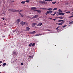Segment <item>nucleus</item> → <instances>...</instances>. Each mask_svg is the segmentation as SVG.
I'll list each match as a JSON object with an SVG mask.
<instances>
[{
  "instance_id": "nucleus-1",
  "label": "nucleus",
  "mask_w": 73,
  "mask_h": 73,
  "mask_svg": "<svg viewBox=\"0 0 73 73\" xmlns=\"http://www.w3.org/2000/svg\"><path fill=\"white\" fill-rule=\"evenodd\" d=\"M40 9H42L43 10H48V11H52L53 9L52 8H49L48 9H47L46 8H40Z\"/></svg>"
},
{
  "instance_id": "nucleus-2",
  "label": "nucleus",
  "mask_w": 73,
  "mask_h": 73,
  "mask_svg": "<svg viewBox=\"0 0 73 73\" xmlns=\"http://www.w3.org/2000/svg\"><path fill=\"white\" fill-rule=\"evenodd\" d=\"M37 23H33L31 24V25L33 27H35L36 25H37Z\"/></svg>"
},
{
  "instance_id": "nucleus-3",
  "label": "nucleus",
  "mask_w": 73,
  "mask_h": 73,
  "mask_svg": "<svg viewBox=\"0 0 73 73\" xmlns=\"http://www.w3.org/2000/svg\"><path fill=\"white\" fill-rule=\"evenodd\" d=\"M20 22V19H18L16 20V21L15 23L16 24H18Z\"/></svg>"
},
{
  "instance_id": "nucleus-4",
  "label": "nucleus",
  "mask_w": 73,
  "mask_h": 73,
  "mask_svg": "<svg viewBox=\"0 0 73 73\" xmlns=\"http://www.w3.org/2000/svg\"><path fill=\"white\" fill-rule=\"evenodd\" d=\"M57 13H58L57 15H62V16H63V15H65V13H58L57 12Z\"/></svg>"
},
{
  "instance_id": "nucleus-5",
  "label": "nucleus",
  "mask_w": 73,
  "mask_h": 73,
  "mask_svg": "<svg viewBox=\"0 0 73 73\" xmlns=\"http://www.w3.org/2000/svg\"><path fill=\"white\" fill-rule=\"evenodd\" d=\"M31 9H33V10L34 11H37V10H35V9H37L36 7H32L31 8Z\"/></svg>"
},
{
  "instance_id": "nucleus-6",
  "label": "nucleus",
  "mask_w": 73,
  "mask_h": 73,
  "mask_svg": "<svg viewBox=\"0 0 73 73\" xmlns=\"http://www.w3.org/2000/svg\"><path fill=\"white\" fill-rule=\"evenodd\" d=\"M30 29V28L29 27H26V31H29Z\"/></svg>"
},
{
  "instance_id": "nucleus-7",
  "label": "nucleus",
  "mask_w": 73,
  "mask_h": 73,
  "mask_svg": "<svg viewBox=\"0 0 73 73\" xmlns=\"http://www.w3.org/2000/svg\"><path fill=\"white\" fill-rule=\"evenodd\" d=\"M41 3H44V4H47V2H45V1H41Z\"/></svg>"
},
{
  "instance_id": "nucleus-8",
  "label": "nucleus",
  "mask_w": 73,
  "mask_h": 73,
  "mask_svg": "<svg viewBox=\"0 0 73 73\" xmlns=\"http://www.w3.org/2000/svg\"><path fill=\"white\" fill-rule=\"evenodd\" d=\"M13 55H14V56H15V55L17 54L16 52L15 51H14L13 52Z\"/></svg>"
},
{
  "instance_id": "nucleus-9",
  "label": "nucleus",
  "mask_w": 73,
  "mask_h": 73,
  "mask_svg": "<svg viewBox=\"0 0 73 73\" xmlns=\"http://www.w3.org/2000/svg\"><path fill=\"white\" fill-rule=\"evenodd\" d=\"M42 25V23H40L38 24L37 26H41V25Z\"/></svg>"
},
{
  "instance_id": "nucleus-10",
  "label": "nucleus",
  "mask_w": 73,
  "mask_h": 73,
  "mask_svg": "<svg viewBox=\"0 0 73 73\" xmlns=\"http://www.w3.org/2000/svg\"><path fill=\"white\" fill-rule=\"evenodd\" d=\"M30 34H35V33H36V31H34L33 32H31L30 33Z\"/></svg>"
},
{
  "instance_id": "nucleus-11",
  "label": "nucleus",
  "mask_w": 73,
  "mask_h": 73,
  "mask_svg": "<svg viewBox=\"0 0 73 73\" xmlns=\"http://www.w3.org/2000/svg\"><path fill=\"white\" fill-rule=\"evenodd\" d=\"M29 57H30V58H29L28 59H29V58H30L31 59V58H33V56H29Z\"/></svg>"
},
{
  "instance_id": "nucleus-12",
  "label": "nucleus",
  "mask_w": 73,
  "mask_h": 73,
  "mask_svg": "<svg viewBox=\"0 0 73 73\" xmlns=\"http://www.w3.org/2000/svg\"><path fill=\"white\" fill-rule=\"evenodd\" d=\"M21 4H25V1H23L21 2Z\"/></svg>"
},
{
  "instance_id": "nucleus-13",
  "label": "nucleus",
  "mask_w": 73,
  "mask_h": 73,
  "mask_svg": "<svg viewBox=\"0 0 73 73\" xmlns=\"http://www.w3.org/2000/svg\"><path fill=\"white\" fill-rule=\"evenodd\" d=\"M38 17V15H35L34 16V18H36L37 17Z\"/></svg>"
},
{
  "instance_id": "nucleus-14",
  "label": "nucleus",
  "mask_w": 73,
  "mask_h": 73,
  "mask_svg": "<svg viewBox=\"0 0 73 73\" xmlns=\"http://www.w3.org/2000/svg\"><path fill=\"white\" fill-rule=\"evenodd\" d=\"M56 12H55L54 14H51V15H52V16H54V15H56Z\"/></svg>"
},
{
  "instance_id": "nucleus-15",
  "label": "nucleus",
  "mask_w": 73,
  "mask_h": 73,
  "mask_svg": "<svg viewBox=\"0 0 73 73\" xmlns=\"http://www.w3.org/2000/svg\"><path fill=\"white\" fill-rule=\"evenodd\" d=\"M37 12H38V13H41V11H40V10H37Z\"/></svg>"
},
{
  "instance_id": "nucleus-16",
  "label": "nucleus",
  "mask_w": 73,
  "mask_h": 73,
  "mask_svg": "<svg viewBox=\"0 0 73 73\" xmlns=\"http://www.w3.org/2000/svg\"><path fill=\"white\" fill-rule=\"evenodd\" d=\"M19 12V10H15V13L16 12Z\"/></svg>"
},
{
  "instance_id": "nucleus-17",
  "label": "nucleus",
  "mask_w": 73,
  "mask_h": 73,
  "mask_svg": "<svg viewBox=\"0 0 73 73\" xmlns=\"http://www.w3.org/2000/svg\"><path fill=\"white\" fill-rule=\"evenodd\" d=\"M59 12V13H60L61 12H62V11L61 10V9H59L58 10Z\"/></svg>"
},
{
  "instance_id": "nucleus-18",
  "label": "nucleus",
  "mask_w": 73,
  "mask_h": 73,
  "mask_svg": "<svg viewBox=\"0 0 73 73\" xmlns=\"http://www.w3.org/2000/svg\"><path fill=\"white\" fill-rule=\"evenodd\" d=\"M9 11H11V12H12V11H13V9H8Z\"/></svg>"
},
{
  "instance_id": "nucleus-19",
  "label": "nucleus",
  "mask_w": 73,
  "mask_h": 73,
  "mask_svg": "<svg viewBox=\"0 0 73 73\" xmlns=\"http://www.w3.org/2000/svg\"><path fill=\"white\" fill-rule=\"evenodd\" d=\"M72 24H73V21H71L69 23V24L70 25Z\"/></svg>"
},
{
  "instance_id": "nucleus-20",
  "label": "nucleus",
  "mask_w": 73,
  "mask_h": 73,
  "mask_svg": "<svg viewBox=\"0 0 73 73\" xmlns=\"http://www.w3.org/2000/svg\"><path fill=\"white\" fill-rule=\"evenodd\" d=\"M21 25L22 26L23 25H25V22H24L23 23H22L21 24Z\"/></svg>"
},
{
  "instance_id": "nucleus-21",
  "label": "nucleus",
  "mask_w": 73,
  "mask_h": 73,
  "mask_svg": "<svg viewBox=\"0 0 73 73\" xmlns=\"http://www.w3.org/2000/svg\"><path fill=\"white\" fill-rule=\"evenodd\" d=\"M25 2L26 3H29V0H27Z\"/></svg>"
},
{
  "instance_id": "nucleus-22",
  "label": "nucleus",
  "mask_w": 73,
  "mask_h": 73,
  "mask_svg": "<svg viewBox=\"0 0 73 73\" xmlns=\"http://www.w3.org/2000/svg\"><path fill=\"white\" fill-rule=\"evenodd\" d=\"M57 8H54L52 11H55V10H57Z\"/></svg>"
},
{
  "instance_id": "nucleus-23",
  "label": "nucleus",
  "mask_w": 73,
  "mask_h": 73,
  "mask_svg": "<svg viewBox=\"0 0 73 73\" xmlns=\"http://www.w3.org/2000/svg\"><path fill=\"white\" fill-rule=\"evenodd\" d=\"M35 43H33V44H32V46H35Z\"/></svg>"
},
{
  "instance_id": "nucleus-24",
  "label": "nucleus",
  "mask_w": 73,
  "mask_h": 73,
  "mask_svg": "<svg viewBox=\"0 0 73 73\" xmlns=\"http://www.w3.org/2000/svg\"><path fill=\"white\" fill-rule=\"evenodd\" d=\"M58 25H62V23H56Z\"/></svg>"
},
{
  "instance_id": "nucleus-25",
  "label": "nucleus",
  "mask_w": 73,
  "mask_h": 73,
  "mask_svg": "<svg viewBox=\"0 0 73 73\" xmlns=\"http://www.w3.org/2000/svg\"><path fill=\"white\" fill-rule=\"evenodd\" d=\"M59 27H57V28H56V30H57V31H59V30L58 29V28H59Z\"/></svg>"
},
{
  "instance_id": "nucleus-26",
  "label": "nucleus",
  "mask_w": 73,
  "mask_h": 73,
  "mask_svg": "<svg viewBox=\"0 0 73 73\" xmlns=\"http://www.w3.org/2000/svg\"><path fill=\"white\" fill-rule=\"evenodd\" d=\"M32 43H31L29 45V46L31 47V45H32Z\"/></svg>"
},
{
  "instance_id": "nucleus-27",
  "label": "nucleus",
  "mask_w": 73,
  "mask_h": 73,
  "mask_svg": "<svg viewBox=\"0 0 73 73\" xmlns=\"http://www.w3.org/2000/svg\"><path fill=\"white\" fill-rule=\"evenodd\" d=\"M49 11H47V13L48 14H49V13H50L49 12Z\"/></svg>"
},
{
  "instance_id": "nucleus-28",
  "label": "nucleus",
  "mask_w": 73,
  "mask_h": 73,
  "mask_svg": "<svg viewBox=\"0 0 73 73\" xmlns=\"http://www.w3.org/2000/svg\"><path fill=\"white\" fill-rule=\"evenodd\" d=\"M64 20H59L58 21V22H61V21H63Z\"/></svg>"
},
{
  "instance_id": "nucleus-29",
  "label": "nucleus",
  "mask_w": 73,
  "mask_h": 73,
  "mask_svg": "<svg viewBox=\"0 0 73 73\" xmlns=\"http://www.w3.org/2000/svg\"><path fill=\"white\" fill-rule=\"evenodd\" d=\"M66 13H70V11H68L66 12Z\"/></svg>"
},
{
  "instance_id": "nucleus-30",
  "label": "nucleus",
  "mask_w": 73,
  "mask_h": 73,
  "mask_svg": "<svg viewBox=\"0 0 73 73\" xmlns=\"http://www.w3.org/2000/svg\"><path fill=\"white\" fill-rule=\"evenodd\" d=\"M12 12H15V9H13V11Z\"/></svg>"
},
{
  "instance_id": "nucleus-31",
  "label": "nucleus",
  "mask_w": 73,
  "mask_h": 73,
  "mask_svg": "<svg viewBox=\"0 0 73 73\" xmlns=\"http://www.w3.org/2000/svg\"><path fill=\"white\" fill-rule=\"evenodd\" d=\"M40 35H42V34H37L35 35V36H40Z\"/></svg>"
},
{
  "instance_id": "nucleus-32",
  "label": "nucleus",
  "mask_w": 73,
  "mask_h": 73,
  "mask_svg": "<svg viewBox=\"0 0 73 73\" xmlns=\"http://www.w3.org/2000/svg\"><path fill=\"white\" fill-rule=\"evenodd\" d=\"M56 3V2L55 1V2H52V4H55Z\"/></svg>"
},
{
  "instance_id": "nucleus-33",
  "label": "nucleus",
  "mask_w": 73,
  "mask_h": 73,
  "mask_svg": "<svg viewBox=\"0 0 73 73\" xmlns=\"http://www.w3.org/2000/svg\"><path fill=\"white\" fill-rule=\"evenodd\" d=\"M59 19H63V17H58Z\"/></svg>"
},
{
  "instance_id": "nucleus-34",
  "label": "nucleus",
  "mask_w": 73,
  "mask_h": 73,
  "mask_svg": "<svg viewBox=\"0 0 73 73\" xmlns=\"http://www.w3.org/2000/svg\"><path fill=\"white\" fill-rule=\"evenodd\" d=\"M67 25H65L62 27L63 28H65L66 27Z\"/></svg>"
},
{
  "instance_id": "nucleus-35",
  "label": "nucleus",
  "mask_w": 73,
  "mask_h": 73,
  "mask_svg": "<svg viewBox=\"0 0 73 73\" xmlns=\"http://www.w3.org/2000/svg\"><path fill=\"white\" fill-rule=\"evenodd\" d=\"M64 21H62L61 22V24H64Z\"/></svg>"
},
{
  "instance_id": "nucleus-36",
  "label": "nucleus",
  "mask_w": 73,
  "mask_h": 73,
  "mask_svg": "<svg viewBox=\"0 0 73 73\" xmlns=\"http://www.w3.org/2000/svg\"><path fill=\"white\" fill-rule=\"evenodd\" d=\"M6 65V63H4L3 64V66H5Z\"/></svg>"
},
{
  "instance_id": "nucleus-37",
  "label": "nucleus",
  "mask_w": 73,
  "mask_h": 73,
  "mask_svg": "<svg viewBox=\"0 0 73 73\" xmlns=\"http://www.w3.org/2000/svg\"><path fill=\"white\" fill-rule=\"evenodd\" d=\"M23 11L21 10H20L19 11V13H20V12H23Z\"/></svg>"
},
{
  "instance_id": "nucleus-38",
  "label": "nucleus",
  "mask_w": 73,
  "mask_h": 73,
  "mask_svg": "<svg viewBox=\"0 0 73 73\" xmlns=\"http://www.w3.org/2000/svg\"><path fill=\"white\" fill-rule=\"evenodd\" d=\"M48 1H53V0H47Z\"/></svg>"
},
{
  "instance_id": "nucleus-39",
  "label": "nucleus",
  "mask_w": 73,
  "mask_h": 73,
  "mask_svg": "<svg viewBox=\"0 0 73 73\" xmlns=\"http://www.w3.org/2000/svg\"><path fill=\"white\" fill-rule=\"evenodd\" d=\"M21 65H24V63H23V62H22V63H21Z\"/></svg>"
},
{
  "instance_id": "nucleus-40",
  "label": "nucleus",
  "mask_w": 73,
  "mask_h": 73,
  "mask_svg": "<svg viewBox=\"0 0 73 73\" xmlns=\"http://www.w3.org/2000/svg\"><path fill=\"white\" fill-rule=\"evenodd\" d=\"M72 17H73V15H72V16H71L69 17L70 18H72Z\"/></svg>"
},
{
  "instance_id": "nucleus-41",
  "label": "nucleus",
  "mask_w": 73,
  "mask_h": 73,
  "mask_svg": "<svg viewBox=\"0 0 73 73\" xmlns=\"http://www.w3.org/2000/svg\"><path fill=\"white\" fill-rule=\"evenodd\" d=\"M23 23V22L22 21L21 23H20V24H22Z\"/></svg>"
},
{
  "instance_id": "nucleus-42",
  "label": "nucleus",
  "mask_w": 73,
  "mask_h": 73,
  "mask_svg": "<svg viewBox=\"0 0 73 73\" xmlns=\"http://www.w3.org/2000/svg\"><path fill=\"white\" fill-rule=\"evenodd\" d=\"M16 30H15L14 31H13L14 33H15V32H16Z\"/></svg>"
},
{
  "instance_id": "nucleus-43",
  "label": "nucleus",
  "mask_w": 73,
  "mask_h": 73,
  "mask_svg": "<svg viewBox=\"0 0 73 73\" xmlns=\"http://www.w3.org/2000/svg\"><path fill=\"white\" fill-rule=\"evenodd\" d=\"M21 16L22 17H24V15H21Z\"/></svg>"
},
{
  "instance_id": "nucleus-44",
  "label": "nucleus",
  "mask_w": 73,
  "mask_h": 73,
  "mask_svg": "<svg viewBox=\"0 0 73 73\" xmlns=\"http://www.w3.org/2000/svg\"><path fill=\"white\" fill-rule=\"evenodd\" d=\"M2 19H3L4 20V18H2Z\"/></svg>"
},
{
  "instance_id": "nucleus-45",
  "label": "nucleus",
  "mask_w": 73,
  "mask_h": 73,
  "mask_svg": "<svg viewBox=\"0 0 73 73\" xmlns=\"http://www.w3.org/2000/svg\"><path fill=\"white\" fill-rule=\"evenodd\" d=\"M2 63V61H0V64H1Z\"/></svg>"
},
{
  "instance_id": "nucleus-46",
  "label": "nucleus",
  "mask_w": 73,
  "mask_h": 73,
  "mask_svg": "<svg viewBox=\"0 0 73 73\" xmlns=\"http://www.w3.org/2000/svg\"><path fill=\"white\" fill-rule=\"evenodd\" d=\"M45 14H46V15H48V13H45Z\"/></svg>"
},
{
  "instance_id": "nucleus-47",
  "label": "nucleus",
  "mask_w": 73,
  "mask_h": 73,
  "mask_svg": "<svg viewBox=\"0 0 73 73\" xmlns=\"http://www.w3.org/2000/svg\"><path fill=\"white\" fill-rule=\"evenodd\" d=\"M48 1V0H43V1Z\"/></svg>"
},
{
  "instance_id": "nucleus-48",
  "label": "nucleus",
  "mask_w": 73,
  "mask_h": 73,
  "mask_svg": "<svg viewBox=\"0 0 73 73\" xmlns=\"http://www.w3.org/2000/svg\"><path fill=\"white\" fill-rule=\"evenodd\" d=\"M11 2H15V1H11Z\"/></svg>"
},
{
  "instance_id": "nucleus-49",
  "label": "nucleus",
  "mask_w": 73,
  "mask_h": 73,
  "mask_svg": "<svg viewBox=\"0 0 73 73\" xmlns=\"http://www.w3.org/2000/svg\"><path fill=\"white\" fill-rule=\"evenodd\" d=\"M53 20H54V21H55L56 19H53Z\"/></svg>"
},
{
  "instance_id": "nucleus-50",
  "label": "nucleus",
  "mask_w": 73,
  "mask_h": 73,
  "mask_svg": "<svg viewBox=\"0 0 73 73\" xmlns=\"http://www.w3.org/2000/svg\"><path fill=\"white\" fill-rule=\"evenodd\" d=\"M19 15H21V13H19Z\"/></svg>"
},
{
  "instance_id": "nucleus-51",
  "label": "nucleus",
  "mask_w": 73,
  "mask_h": 73,
  "mask_svg": "<svg viewBox=\"0 0 73 73\" xmlns=\"http://www.w3.org/2000/svg\"><path fill=\"white\" fill-rule=\"evenodd\" d=\"M34 17V16H33V17H32V19L35 18Z\"/></svg>"
},
{
  "instance_id": "nucleus-52",
  "label": "nucleus",
  "mask_w": 73,
  "mask_h": 73,
  "mask_svg": "<svg viewBox=\"0 0 73 73\" xmlns=\"http://www.w3.org/2000/svg\"><path fill=\"white\" fill-rule=\"evenodd\" d=\"M4 24L5 25H6V24L5 23V24Z\"/></svg>"
},
{
  "instance_id": "nucleus-53",
  "label": "nucleus",
  "mask_w": 73,
  "mask_h": 73,
  "mask_svg": "<svg viewBox=\"0 0 73 73\" xmlns=\"http://www.w3.org/2000/svg\"><path fill=\"white\" fill-rule=\"evenodd\" d=\"M2 37H5V36H3Z\"/></svg>"
},
{
  "instance_id": "nucleus-54",
  "label": "nucleus",
  "mask_w": 73,
  "mask_h": 73,
  "mask_svg": "<svg viewBox=\"0 0 73 73\" xmlns=\"http://www.w3.org/2000/svg\"><path fill=\"white\" fill-rule=\"evenodd\" d=\"M72 11H73V9H72Z\"/></svg>"
},
{
  "instance_id": "nucleus-55",
  "label": "nucleus",
  "mask_w": 73,
  "mask_h": 73,
  "mask_svg": "<svg viewBox=\"0 0 73 73\" xmlns=\"http://www.w3.org/2000/svg\"><path fill=\"white\" fill-rule=\"evenodd\" d=\"M1 66V65H0V66Z\"/></svg>"
},
{
  "instance_id": "nucleus-56",
  "label": "nucleus",
  "mask_w": 73,
  "mask_h": 73,
  "mask_svg": "<svg viewBox=\"0 0 73 73\" xmlns=\"http://www.w3.org/2000/svg\"><path fill=\"white\" fill-rule=\"evenodd\" d=\"M11 64H13L12 62H11Z\"/></svg>"
},
{
  "instance_id": "nucleus-57",
  "label": "nucleus",
  "mask_w": 73,
  "mask_h": 73,
  "mask_svg": "<svg viewBox=\"0 0 73 73\" xmlns=\"http://www.w3.org/2000/svg\"><path fill=\"white\" fill-rule=\"evenodd\" d=\"M72 13H73V12H72Z\"/></svg>"
},
{
  "instance_id": "nucleus-58",
  "label": "nucleus",
  "mask_w": 73,
  "mask_h": 73,
  "mask_svg": "<svg viewBox=\"0 0 73 73\" xmlns=\"http://www.w3.org/2000/svg\"><path fill=\"white\" fill-rule=\"evenodd\" d=\"M72 4H73V2H72Z\"/></svg>"
}]
</instances>
